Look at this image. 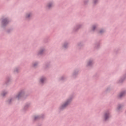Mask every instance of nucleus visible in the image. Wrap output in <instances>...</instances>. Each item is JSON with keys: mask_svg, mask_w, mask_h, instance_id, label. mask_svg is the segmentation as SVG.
<instances>
[{"mask_svg": "<svg viewBox=\"0 0 126 126\" xmlns=\"http://www.w3.org/2000/svg\"><path fill=\"white\" fill-rule=\"evenodd\" d=\"M36 117H35V120H36Z\"/></svg>", "mask_w": 126, "mask_h": 126, "instance_id": "14", "label": "nucleus"}, {"mask_svg": "<svg viewBox=\"0 0 126 126\" xmlns=\"http://www.w3.org/2000/svg\"><path fill=\"white\" fill-rule=\"evenodd\" d=\"M88 64H89V65H90V62Z\"/></svg>", "mask_w": 126, "mask_h": 126, "instance_id": "11", "label": "nucleus"}, {"mask_svg": "<svg viewBox=\"0 0 126 126\" xmlns=\"http://www.w3.org/2000/svg\"><path fill=\"white\" fill-rule=\"evenodd\" d=\"M126 95V92H122L120 94L119 97L121 98L122 97H124Z\"/></svg>", "mask_w": 126, "mask_h": 126, "instance_id": "2", "label": "nucleus"}, {"mask_svg": "<svg viewBox=\"0 0 126 126\" xmlns=\"http://www.w3.org/2000/svg\"><path fill=\"white\" fill-rule=\"evenodd\" d=\"M7 23H8V22L7 21V19H4L2 21V24H3V25H5V24H7Z\"/></svg>", "mask_w": 126, "mask_h": 126, "instance_id": "1", "label": "nucleus"}, {"mask_svg": "<svg viewBox=\"0 0 126 126\" xmlns=\"http://www.w3.org/2000/svg\"><path fill=\"white\" fill-rule=\"evenodd\" d=\"M110 117L109 113H106L104 116L105 120H108V118Z\"/></svg>", "mask_w": 126, "mask_h": 126, "instance_id": "3", "label": "nucleus"}, {"mask_svg": "<svg viewBox=\"0 0 126 126\" xmlns=\"http://www.w3.org/2000/svg\"><path fill=\"white\" fill-rule=\"evenodd\" d=\"M67 105H68V101H67V102H66L64 105H63L62 107V109L63 108L65 107V106H66Z\"/></svg>", "mask_w": 126, "mask_h": 126, "instance_id": "4", "label": "nucleus"}, {"mask_svg": "<svg viewBox=\"0 0 126 126\" xmlns=\"http://www.w3.org/2000/svg\"><path fill=\"white\" fill-rule=\"evenodd\" d=\"M51 6H52V4H49L48 5V7H51Z\"/></svg>", "mask_w": 126, "mask_h": 126, "instance_id": "7", "label": "nucleus"}, {"mask_svg": "<svg viewBox=\"0 0 126 126\" xmlns=\"http://www.w3.org/2000/svg\"><path fill=\"white\" fill-rule=\"evenodd\" d=\"M44 80H45V78H41V79H40V81H41V82L42 83H43V82H44Z\"/></svg>", "mask_w": 126, "mask_h": 126, "instance_id": "5", "label": "nucleus"}, {"mask_svg": "<svg viewBox=\"0 0 126 126\" xmlns=\"http://www.w3.org/2000/svg\"><path fill=\"white\" fill-rule=\"evenodd\" d=\"M5 94H6V93H5V94H2V96H5Z\"/></svg>", "mask_w": 126, "mask_h": 126, "instance_id": "8", "label": "nucleus"}, {"mask_svg": "<svg viewBox=\"0 0 126 126\" xmlns=\"http://www.w3.org/2000/svg\"><path fill=\"white\" fill-rule=\"evenodd\" d=\"M100 33H102V31H100Z\"/></svg>", "mask_w": 126, "mask_h": 126, "instance_id": "12", "label": "nucleus"}, {"mask_svg": "<svg viewBox=\"0 0 126 126\" xmlns=\"http://www.w3.org/2000/svg\"><path fill=\"white\" fill-rule=\"evenodd\" d=\"M118 109H120V107H118Z\"/></svg>", "mask_w": 126, "mask_h": 126, "instance_id": "15", "label": "nucleus"}, {"mask_svg": "<svg viewBox=\"0 0 126 126\" xmlns=\"http://www.w3.org/2000/svg\"><path fill=\"white\" fill-rule=\"evenodd\" d=\"M21 96V94H19L17 95V98H19V97Z\"/></svg>", "mask_w": 126, "mask_h": 126, "instance_id": "6", "label": "nucleus"}, {"mask_svg": "<svg viewBox=\"0 0 126 126\" xmlns=\"http://www.w3.org/2000/svg\"><path fill=\"white\" fill-rule=\"evenodd\" d=\"M39 54H42V53L40 52Z\"/></svg>", "mask_w": 126, "mask_h": 126, "instance_id": "13", "label": "nucleus"}, {"mask_svg": "<svg viewBox=\"0 0 126 126\" xmlns=\"http://www.w3.org/2000/svg\"><path fill=\"white\" fill-rule=\"evenodd\" d=\"M30 14L28 15L27 17H30Z\"/></svg>", "mask_w": 126, "mask_h": 126, "instance_id": "10", "label": "nucleus"}, {"mask_svg": "<svg viewBox=\"0 0 126 126\" xmlns=\"http://www.w3.org/2000/svg\"><path fill=\"white\" fill-rule=\"evenodd\" d=\"M95 26H94L93 27V30H95Z\"/></svg>", "mask_w": 126, "mask_h": 126, "instance_id": "9", "label": "nucleus"}]
</instances>
